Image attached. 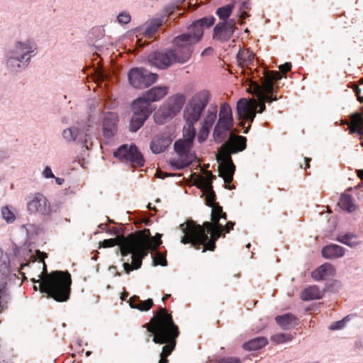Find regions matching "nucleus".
Masks as SVG:
<instances>
[{"mask_svg":"<svg viewBox=\"0 0 363 363\" xmlns=\"http://www.w3.org/2000/svg\"><path fill=\"white\" fill-rule=\"evenodd\" d=\"M11 300L7 282L2 279L0 281V313L8 308Z\"/></svg>","mask_w":363,"mask_h":363,"instance_id":"30","label":"nucleus"},{"mask_svg":"<svg viewBox=\"0 0 363 363\" xmlns=\"http://www.w3.org/2000/svg\"><path fill=\"white\" fill-rule=\"evenodd\" d=\"M124 238H126V237L105 239L99 242V247L106 248L118 245L119 247L118 251L121 252V243Z\"/></svg>","mask_w":363,"mask_h":363,"instance_id":"42","label":"nucleus"},{"mask_svg":"<svg viewBox=\"0 0 363 363\" xmlns=\"http://www.w3.org/2000/svg\"><path fill=\"white\" fill-rule=\"evenodd\" d=\"M216 176L212 174L211 172H207L204 177H200L198 179L197 185L203 193L208 191H212L213 189V181L216 179Z\"/></svg>","mask_w":363,"mask_h":363,"instance_id":"34","label":"nucleus"},{"mask_svg":"<svg viewBox=\"0 0 363 363\" xmlns=\"http://www.w3.org/2000/svg\"><path fill=\"white\" fill-rule=\"evenodd\" d=\"M193 146V144L182 139H178L174 142V150L178 158H172L169 161L173 170H182L197 160L196 153L192 151Z\"/></svg>","mask_w":363,"mask_h":363,"instance_id":"9","label":"nucleus"},{"mask_svg":"<svg viewBox=\"0 0 363 363\" xmlns=\"http://www.w3.org/2000/svg\"><path fill=\"white\" fill-rule=\"evenodd\" d=\"M211 94L209 91L203 89L196 93L187 102L184 111V120H190L198 122L204 112Z\"/></svg>","mask_w":363,"mask_h":363,"instance_id":"10","label":"nucleus"},{"mask_svg":"<svg viewBox=\"0 0 363 363\" xmlns=\"http://www.w3.org/2000/svg\"><path fill=\"white\" fill-rule=\"evenodd\" d=\"M217 363H242L240 359L236 357H223L216 360Z\"/></svg>","mask_w":363,"mask_h":363,"instance_id":"58","label":"nucleus"},{"mask_svg":"<svg viewBox=\"0 0 363 363\" xmlns=\"http://www.w3.org/2000/svg\"><path fill=\"white\" fill-rule=\"evenodd\" d=\"M113 157L122 162L130 163L138 167H143L145 163V160L142 152L135 143L120 145L113 152Z\"/></svg>","mask_w":363,"mask_h":363,"instance_id":"12","label":"nucleus"},{"mask_svg":"<svg viewBox=\"0 0 363 363\" xmlns=\"http://www.w3.org/2000/svg\"><path fill=\"white\" fill-rule=\"evenodd\" d=\"M177 114V111L172 109L169 104H164L155 113L154 121L158 125H163Z\"/></svg>","mask_w":363,"mask_h":363,"instance_id":"20","label":"nucleus"},{"mask_svg":"<svg viewBox=\"0 0 363 363\" xmlns=\"http://www.w3.org/2000/svg\"><path fill=\"white\" fill-rule=\"evenodd\" d=\"M338 206L342 210L347 213H352L357 208L354 203L353 197L350 194L345 193L341 194Z\"/></svg>","mask_w":363,"mask_h":363,"instance_id":"32","label":"nucleus"},{"mask_svg":"<svg viewBox=\"0 0 363 363\" xmlns=\"http://www.w3.org/2000/svg\"><path fill=\"white\" fill-rule=\"evenodd\" d=\"M211 129V128H208L207 126L201 125V127L199 129V133L197 135V141L199 143H203L207 140L208 135L210 133Z\"/></svg>","mask_w":363,"mask_h":363,"instance_id":"52","label":"nucleus"},{"mask_svg":"<svg viewBox=\"0 0 363 363\" xmlns=\"http://www.w3.org/2000/svg\"><path fill=\"white\" fill-rule=\"evenodd\" d=\"M256 116V107H253L252 108H250L245 114L241 116V118L239 119L240 121V125H244L245 121H247L249 123H252L255 118Z\"/></svg>","mask_w":363,"mask_h":363,"instance_id":"49","label":"nucleus"},{"mask_svg":"<svg viewBox=\"0 0 363 363\" xmlns=\"http://www.w3.org/2000/svg\"><path fill=\"white\" fill-rule=\"evenodd\" d=\"M350 320V315H348L344 317L342 319L332 323L328 327L330 330H337L344 328L346 323Z\"/></svg>","mask_w":363,"mask_h":363,"instance_id":"50","label":"nucleus"},{"mask_svg":"<svg viewBox=\"0 0 363 363\" xmlns=\"http://www.w3.org/2000/svg\"><path fill=\"white\" fill-rule=\"evenodd\" d=\"M148 333L154 334L152 342L165 345L160 354L159 363H167V357L174 350L177 338L179 335L178 326L174 323L172 315L167 313L166 308L159 306L154 312L150 323L143 325Z\"/></svg>","mask_w":363,"mask_h":363,"instance_id":"2","label":"nucleus"},{"mask_svg":"<svg viewBox=\"0 0 363 363\" xmlns=\"http://www.w3.org/2000/svg\"><path fill=\"white\" fill-rule=\"evenodd\" d=\"M216 118H217L216 107H215L213 110L208 109L207 111L206 117L203 118V121L201 123V125L211 128L216 120Z\"/></svg>","mask_w":363,"mask_h":363,"instance_id":"44","label":"nucleus"},{"mask_svg":"<svg viewBox=\"0 0 363 363\" xmlns=\"http://www.w3.org/2000/svg\"><path fill=\"white\" fill-rule=\"evenodd\" d=\"M323 294L316 285L304 289L301 294V298L304 301L322 298Z\"/></svg>","mask_w":363,"mask_h":363,"instance_id":"31","label":"nucleus"},{"mask_svg":"<svg viewBox=\"0 0 363 363\" xmlns=\"http://www.w3.org/2000/svg\"><path fill=\"white\" fill-rule=\"evenodd\" d=\"M23 227L25 228L28 236L33 234L37 235L38 233V228L34 224L28 223L23 225Z\"/></svg>","mask_w":363,"mask_h":363,"instance_id":"59","label":"nucleus"},{"mask_svg":"<svg viewBox=\"0 0 363 363\" xmlns=\"http://www.w3.org/2000/svg\"><path fill=\"white\" fill-rule=\"evenodd\" d=\"M168 94V87L166 86H156L143 93V94L135 100H141L140 104L147 108H150L154 111L156 106L152 104V102L162 99Z\"/></svg>","mask_w":363,"mask_h":363,"instance_id":"14","label":"nucleus"},{"mask_svg":"<svg viewBox=\"0 0 363 363\" xmlns=\"http://www.w3.org/2000/svg\"><path fill=\"white\" fill-rule=\"evenodd\" d=\"M223 22H225L227 26L235 33V31L237 29V26H236V21L234 18H230V17H229L228 18L225 20Z\"/></svg>","mask_w":363,"mask_h":363,"instance_id":"60","label":"nucleus"},{"mask_svg":"<svg viewBox=\"0 0 363 363\" xmlns=\"http://www.w3.org/2000/svg\"><path fill=\"white\" fill-rule=\"evenodd\" d=\"M35 259L38 260L40 262H43V272H47V267L44 262L45 259L48 257V255L45 252H41L40 250H35Z\"/></svg>","mask_w":363,"mask_h":363,"instance_id":"54","label":"nucleus"},{"mask_svg":"<svg viewBox=\"0 0 363 363\" xmlns=\"http://www.w3.org/2000/svg\"><path fill=\"white\" fill-rule=\"evenodd\" d=\"M357 238V236L355 234L352 233H347L344 235H340L337 236L335 240L350 247H354L359 243V241L356 240Z\"/></svg>","mask_w":363,"mask_h":363,"instance_id":"39","label":"nucleus"},{"mask_svg":"<svg viewBox=\"0 0 363 363\" xmlns=\"http://www.w3.org/2000/svg\"><path fill=\"white\" fill-rule=\"evenodd\" d=\"M335 272L333 264L325 262L312 272L311 277L315 281H320L324 279L325 275H333Z\"/></svg>","mask_w":363,"mask_h":363,"instance_id":"27","label":"nucleus"},{"mask_svg":"<svg viewBox=\"0 0 363 363\" xmlns=\"http://www.w3.org/2000/svg\"><path fill=\"white\" fill-rule=\"evenodd\" d=\"M264 77L261 78V84H254V91L257 100H262L265 103L271 104L278 100L276 94L277 87L274 82L279 80L281 75L279 71L264 69Z\"/></svg>","mask_w":363,"mask_h":363,"instance_id":"8","label":"nucleus"},{"mask_svg":"<svg viewBox=\"0 0 363 363\" xmlns=\"http://www.w3.org/2000/svg\"><path fill=\"white\" fill-rule=\"evenodd\" d=\"M341 288V283L336 279H330L325 284L323 291H329L332 293L337 292Z\"/></svg>","mask_w":363,"mask_h":363,"instance_id":"47","label":"nucleus"},{"mask_svg":"<svg viewBox=\"0 0 363 363\" xmlns=\"http://www.w3.org/2000/svg\"><path fill=\"white\" fill-rule=\"evenodd\" d=\"M184 121L188 127L186 129H185V127H184V130L183 133V139L182 140H184L187 141L188 143H190L194 145V141L195 140L196 135V130L194 127V125L197 122H194V121H190V120H184Z\"/></svg>","mask_w":363,"mask_h":363,"instance_id":"37","label":"nucleus"},{"mask_svg":"<svg viewBox=\"0 0 363 363\" xmlns=\"http://www.w3.org/2000/svg\"><path fill=\"white\" fill-rule=\"evenodd\" d=\"M33 289L45 294L57 302H66L69 299L71 293V274L67 272L52 271L45 278L33 281Z\"/></svg>","mask_w":363,"mask_h":363,"instance_id":"4","label":"nucleus"},{"mask_svg":"<svg viewBox=\"0 0 363 363\" xmlns=\"http://www.w3.org/2000/svg\"><path fill=\"white\" fill-rule=\"evenodd\" d=\"M0 274L6 277L11 274V261L7 253L0 249Z\"/></svg>","mask_w":363,"mask_h":363,"instance_id":"38","label":"nucleus"},{"mask_svg":"<svg viewBox=\"0 0 363 363\" xmlns=\"http://www.w3.org/2000/svg\"><path fill=\"white\" fill-rule=\"evenodd\" d=\"M269 342L267 337L259 336L245 342L242 344V347L246 351H256L264 347Z\"/></svg>","mask_w":363,"mask_h":363,"instance_id":"28","label":"nucleus"},{"mask_svg":"<svg viewBox=\"0 0 363 363\" xmlns=\"http://www.w3.org/2000/svg\"><path fill=\"white\" fill-rule=\"evenodd\" d=\"M158 79V74L142 67H132L128 72L129 84L135 89H144L150 86Z\"/></svg>","mask_w":363,"mask_h":363,"instance_id":"11","label":"nucleus"},{"mask_svg":"<svg viewBox=\"0 0 363 363\" xmlns=\"http://www.w3.org/2000/svg\"><path fill=\"white\" fill-rule=\"evenodd\" d=\"M292 65L291 62H285L279 66V69L280 72L283 73H286L291 69Z\"/></svg>","mask_w":363,"mask_h":363,"instance_id":"63","label":"nucleus"},{"mask_svg":"<svg viewBox=\"0 0 363 363\" xmlns=\"http://www.w3.org/2000/svg\"><path fill=\"white\" fill-rule=\"evenodd\" d=\"M277 324L284 330H288L298 325V319L291 313H286L275 317Z\"/></svg>","mask_w":363,"mask_h":363,"instance_id":"25","label":"nucleus"},{"mask_svg":"<svg viewBox=\"0 0 363 363\" xmlns=\"http://www.w3.org/2000/svg\"><path fill=\"white\" fill-rule=\"evenodd\" d=\"M128 303L131 308L137 309L142 312L148 311L154 306V301L152 298H149L145 301H142L136 295L130 297Z\"/></svg>","mask_w":363,"mask_h":363,"instance_id":"24","label":"nucleus"},{"mask_svg":"<svg viewBox=\"0 0 363 363\" xmlns=\"http://www.w3.org/2000/svg\"><path fill=\"white\" fill-rule=\"evenodd\" d=\"M1 213L2 215V218L8 223H13L16 219V216H15L14 213L12 212V211L11 210V208L9 206H2L1 208Z\"/></svg>","mask_w":363,"mask_h":363,"instance_id":"48","label":"nucleus"},{"mask_svg":"<svg viewBox=\"0 0 363 363\" xmlns=\"http://www.w3.org/2000/svg\"><path fill=\"white\" fill-rule=\"evenodd\" d=\"M345 248L337 244L330 243L324 246L321 250V255L325 259H333L344 256Z\"/></svg>","mask_w":363,"mask_h":363,"instance_id":"22","label":"nucleus"},{"mask_svg":"<svg viewBox=\"0 0 363 363\" xmlns=\"http://www.w3.org/2000/svg\"><path fill=\"white\" fill-rule=\"evenodd\" d=\"M351 122L345 123L349 125L350 134L356 133L358 135H363V116L359 112H354L350 115Z\"/></svg>","mask_w":363,"mask_h":363,"instance_id":"23","label":"nucleus"},{"mask_svg":"<svg viewBox=\"0 0 363 363\" xmlns=\"http://www.w3.org/2000/svg\"><path fill=\"white\" fill-rule=\"evenodd\" d=\"M172 136L167 133L156 135L150 142V150L155 155L160 154L167 150L172 143Z\"/></svg>","mask_w":363,"mask_h":363,"instance_id":"17","label":"nucleus"},{"mask_svg":"<svg viewBox=\"0 0 363 363\" xmlns=\"http://www.w3.org/2000/svg\"><path fill=\"white\" fill-rule=\"evenodd\" d=\"M161 25V22L159 19H152L150 22L147 25L145 29L144 30V34L146 36L151 37L153 34H155L159 27Z\"/></svg>","mask_w":363,"mask_h":363,"instance_id":"45","label":"nucleus"},{"mask_svg":"<svg viewBox=\"0 0 363 363\" xmlns=\"http://www.w3.org/2000/svg\"><path fill=\"white\" fill-rule=\"evenodd\" d=\"M234 32L226 25L225 22H218L213 29L212 38L220 43H226L233 37Z\"/></svg>","mask_w":363,"mask_h":363,"instance_id":"18","label":"nucleus"},{"mask_svg":"<svg viewBox=\"0 0 363 363\" xmlns=\"http://www.w3.org/2000/svg\"><path fill=\"white\" fill-rule=\"evenodd\" d=\"M216 20V18L211 15L196 19L186 27V32L178 35L194 53L195 46L203 38L204 30L211 28L215 24Z\"/></svg>","mask_w":363,"mask_h":363,"instance_id":"7","label":"nucleus"},{"mask_svg":"<svg viewBox=\"0 0 363 363\" xmlns=\"http://www.w3.org/2000/svg\"><path fill=\"white\" fill-rule=\"evenodd\" d=\"M233 126L225 123H218L217 122L213 130V138L216 143H224L227 138V133Z\"/></svg>","mask_w":363,"mask_h":363,"instance_id":"26","label":"nucleus"},{"mask_svg":"<svg viewBox=\"0 0 363 363\" xmlns=\"http://www.w3.org/2000/svg\"><path fill=\"white\" fill-rule=\"evenodd\" d=\"M255 54L249 50H240L236 55V60L238 65L242 67L243 65H250L253 62Z\"/></svg>","mask_w":363,"mask_h":363,"instance_id":"36","label":"nucleus"},{"mask_svg":"<svg viewBox=\"0 0 363 363\" xmlns=\"http://www.w3.org/2000/svg\"><path fill=\"white\" fill-rule=\"evenodd\" d=\"M6 67L11 74H17L26 68L30 64V57L21 60L16 57L5 55Z\"/></svg>","mask_w":363,"mask_h":363,"instance_id":"19","label":"nucleus"},{"mask_svg":"<svg viewBox=\"0 0 363 363\" xmlns=\"http://www.w3.org/2000/svg\"><path fill=\"white\" fill-rule=\"evenodd\" d=\"M171 43L172 48L151 52L147 55L148 62L158 69H166L174 62L184 64L191 59L193 52L179 35L174 37Z\"/></svg>","mask_w":363,"mask_h":363,"instance_id":"5","label":"nucleus"},{"mask_svg":"<svg viewBox=\"0 0 363 363\" xmlns=\"http://www.w3.org/2000/svg\"><path fill=\"white\" fill-rule=\"evenodd\" d=\"M97 128L93 124H86L83 129L79 130L82 135H79V143L82 144L86 149L91 145L92 140L96 138Z\"/></svg>","mask_w":363,"mask_h":363,"instance_id":"21","label":"nucleus"},{"mask_svg":"<svg viewBox=\"0 0 363 363\" xmlns=\"http://www.w3.org/2000/svg\"><path fill=\"white\" fill-rule=\"evenodd\" d=\"M257 101H258L257 106H259L258 113H262L266 110L265 102L262 100V101L257 100Z\"/></svg>","mask_w":363,"mask_h":363,"instance_id":"64","label":"nucleus"},{"mask_svg":"<svg viewBox=\"0 0 363 363\" xmlns=\"http://www.w3.org/2000/svg\"><path fill=\"white\" fill-rule=\"evenodd\" d=\"M26 46L25 47V58H27V57H30V61L31 60V57L34 55H35L36 54V51H37V47L35 45V44L29 40H26Z\"/></svg>","mask_w":363,"mask_h":363,"instance_id":"51","label":"nucleus"},{"mask_svg":"<svg viewBox=\"0 0 363 363\" xmlns=\"http://www.w3.org/2000/svg\"><path fill=\"white\" fill-rule=\"evenodd\" d=\"M140 99L133 100L130 104V110L133 114L128 128L131 133H135L140 130L153 112L150 108H147L140 104Z\"/></svg>","mask_w":363,"mask_h":363,"instance_id":"13","label":"nucleus"},{"mask_svg":"<svg viewBox=\"0 0 363 363\" xmlns=\"http://www.w3.org/2000/svg\"><path fill=\"white\" fill-rule=\"evenodd\" d=\"M152 263L155 266L160 265L162 267H166L168 264L166 257L160 253H158L156 257L153 258Z\"/></svg>","mask_w":363,"mask_h":363,"instance_id":"55","label":"nucleus"},{"mask_svg":"<svg viewBox=\"0 0 363 363\" xmlns=\"http://www.w3.org/2000/svg\"><path fill=\"white\" fill-rule=\"evenodd\" d=\"M82 133L79 129L75 127L68 128L63 130L62 137L67 141H77L79 143V135Z\"/></svg>","mask_w":363,"mask_h":363,"instance_id":"41","label":"nucleus"},{"mask_svg":"<svg viewBox=\"0 0 363 363\" xmlns=\"http://www.w3.org/2000/svg\"><path fill=\"white\" fill-rule=\"evenodd\" d=\"M26 46V41H16L13 46L6 52V55L8 56L16 57L21 60H26V53L24 52Z\"/></svg>","mask_w":363,"mask_h":363,"instance_id":"33","label":"nucleus"},{"mask_svg":"<svg viewBox=\"0 0 363 363\" xmlns=\"http://www.w3.org/2000/svg\"><path fill=\"white\" fill-rule=\"evenodd\" d=\"M247 147V138L242 135L230 136L226 142L221 145L216 155L217 162L224 165L225 175L222 176L223 181L232 182L235 172L231 155L245 150Z\"/></svg>","mask_w":363,"mask_h":363,"instance_id":"6","label":"nucleus"},{"mask_svg":"<svg viewBox=\"0 0 363 363\" xmlns=\"http://www.w3.org/2000/svg\"><path fill=\"white\" fill-rule=\"evenodd\" d=\"M249 100L247 98L240 99L236 104V112L238 116V119L247 111L249 108Z\"/></svg>","mask_w":363,"mask_h":363,"instance_id":"43","label":"nucleus"},{"mask_svg":"<svg viewBox=\"0 0 363 363\" xmlns=\"http://www.w3.org/2000/svg\"><path fill=\"white\" fill-rule=\"evenodd\" d=\"M204 194L206 195L207 204H208V206L209 207L211 208V211H212L213 208H214L213 205V203L215 202L216 199V196L215 191L212 189V191H208L207 192H206ZM218 208V206L215 207V208Z\"/></svg>","mask_w":363,"mask_h":363,"instance_id":"56","label":"nucleus"},{"mask_svg":"<svg viewBox=\"0 0 363 363\" xmlns=\"http://www.w3.org/2000/svg\"><path fill=\"white\" fill-rule=\"evenodd\" d=\"M43 175L46 179L54 178L55 175L50 166H46L43 172Z\"/></svg>","mask_w":363,"mask_h":363,"instance_id":"62","label":"nucleus"},{"mask_svg":"<svg viewBox=\"0 0 363 363\" xmlns=\"http://www.w3.org/2000/svg\"><path fill=\"white\" fill-rule=\"evenodd\" d=\"M240 21L239 23L242 25L244 23V21L250 16V15L246 12V11L239 9L238 14Z\"/></svg>","mask_w":363,"mask_h":363,"instance_id":"61","label":"nucleus"},{"mask_svg":"<svg viewBox=\"0 0 363 363\" xmlns=\"http://www.w3.org/2000/svg\"><path fill=\"white\" fill-rule=\"evenodd\" d=\"M218 123H225L229 125H234V120L231 107L228 103H225L220 107L218 114Z\"/></svg>","mask_w":363,"mask_h":363,"instance_id":"29","label":"nucleus"},{"mask_svg":"<svg viewBox=\"0 0 363 363\" xmlns=\"http://www.w3.org/2000/svg\"><path fill=\"white\" fill-rule=\"evenodd\" d=\"M235 7V1L233 3H230L225 6L218 7L216 9V14L218 16L220 21H224L227 18H228L234 9Z\"/></svg>","mask_w":363,"mask_h":363,"instance_id":"40","label":"nucleus"},{"mask_svg":"<svg viewBox=\"0 0 363 363\" xmlns=\"http://www.w3.org/2000/svg\"><path fill=\"white\" fill-rule=\"evenodd\" d=\"M211 216L213 223L205 221L200 225L191 220L180 224L179 228L183 233L180 242L184 245L191 244L197 250L203 246L202 252H213L216 247V242L223 233H228L233 228L235 222L228 221L225 225L219 223L220 218L227 220V215L220 206L213 208Z\"/></svg>","mask_w":363,"mask_h":363,"instance_id":"1","label":"nucleus"},{"mask_svg":"<svg viewBox=\"0 0 363 363\" xmlns=\"http://www.w3.org/2000/svg\"><path fill=\"white\" fill-rule=\"evenodd\" d=\"M131 20L130 13L127 11L121 12L117 16V21L121 24H127Z\"/></svg>","mask_w":363,"mask_h":363,"instance_id":"57","label":"nucleus"},{"mask_svg":"<svg viewBox=\"0 0 363 363\" xmlns=\"http://www.w3.org/2000/svg\"><path fill=\"white\" fill-rule=\"evenodd\" d=\"M27 209L30 214L38 212L42 215H49L51 211L48 200L41 194H37L33 199L28 203Z\"/></svg>","mask_w":363,"mask_h":363,"instance_id":"16","label":"nucleus"},{"mask_svg":"<svg viewBox=\"0 0 363 363\" xmlns=\"http://www.w3.org/2000/svg\"><path fill=\"white\" fill-rule=\"evenodd\" d=\"M179 9V5L177 1L170 2L164 8V13L166 16L173 15L174 12Z\"/></svg>","mask_w":363,"mask_h":363,"instance_id":"53","label":"nucleus"},{"mask_svg":"<svg viewBox=\"0 0 363 363\" xmlns=\"http://www.w3.org/2000/svg\"><path fill=\"white\" fill-rule=\"evenodd\" d=\"M292 339V335L284 333H279L271 337V340L277 345L291 341Z\"/></svg>","mask_w":363,"mask_h":363,"instance_id":"46","label":"nucleus"},{"mask_svg":"<svg viewBox=\"0 0 363 363\" xmlns=\"http://www.w3.org/2000/svg\"><path fill=\"white\" fill-rule=\"evenodd\" d=\"M186 101L184 94L178 93L169 98L168 104L179 113L182 109Z\"/></svg>","mask_w":363,"mask_h":363,"instance_id":"35","label":"nucleus"},{"mask_svg":"<svg viewBox=\"0 0 363 363\" xmlns=\"http://www.w3.org/2000/svg\"><path fill=\"white\" fill-rule=\"evenodd\" d=\"M119 118L115 112H107L102 119L103 136L106 140H111L118 133Z\"/></svg>","mask_w":363,"mask_h":363,"instance_id":"15","label":"nucleus"},{"mask_svg":"<svg viewBox=\"0 0 363 363\" xmlns=\"http://www.w3.org/2000/svg\"><path fill=\"white\" fill-rule=\"evenodd\" d=\"M153 238L147 228H144L138 235H128L121 243V255L126 257L131 254L132 262H124L123 267L126 274L133 270H137L142 266V260L148 254L152 247Z\"/></svg>","mask_w":363,"mask_h":363,"instance_id":"3","label":"nucleus"}]
</instances>
